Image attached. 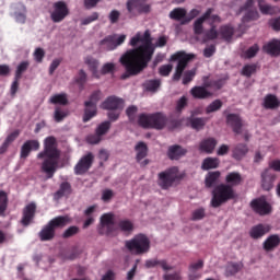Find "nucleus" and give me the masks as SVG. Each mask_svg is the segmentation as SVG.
Returning a JSON list of instances; mask_svg holds the SVG:
<instances>
[{"label":"nucleus","mask_w":280,"mask_h":280,"mask_svg":"<svg viewBox=\"0 0 280 280\" xmlns=\"http://www.w3.org/2000/svg\"><path fill=\"white\" fill-rule=\"evenodd\" d=\"M142 43L139 47L137 45ZM131 47L120 57V63L125 67L126 72L121 74V80H128L130 75H139L143 69H148V65L154 56V45L152 44V35L150 31H145L143 35L137 33L129 42Z\"/></svg>","instance_id":"f257e3e1"},{"label":"nucleus","mask_w":280,"mask_h":280,"mask_svg":"<svg viewBox=\"0 0 280 280\" xmlns=\"http://www.w3.org/2000/svg\"><path fill=\"white\" fill-rule=\"evenodd\" d=\"M60 150L55 137H48L44 141V150L37 154V159L44 160L40 166L47 178H54L60 163Z\"/></svg>","instance_id":"f03ea898"},{"label":"nucleus","mask_w":280,"mask_h":280,"mask_svg":"<svg viewBox=\"0 0 280 280\" xmlns=\"http://www.w3.org/2000/svg\"><path fill=\"white\" fill-rule=\"evenodd\" d=\"M236 198L237 194H235V189L231 185L220 184L212 190L211 207L218 209L229 200H235Z\"/></svg>","instance_id":"7ed1b4c3"},{"label":"nucleus","mask_w":280,"mask_h":280,"mask_svg":"<svg viewBox=\"0 0 280 280\" xmlns=\"http://www.w3.org/2000/svg\"><path fill=\"white\" fill-rule=\"evenodd\" d=\"M138 126L147 129L163 130V128L167 126V116L161 112L140 114L138 117Z\"/></svg>","instance_id":"20e7f679"},{"label":"nucleus","mask_w":280,"mask_h":280,"mask_svg":"<svg viewBox=\"0 0 280 280\" xmlns=\"http://www.w3.org/2000/svg\"><path fill=\"white\" fill-rule=\"evenodd\" d=\"M125 246L132 255H145V253H150V238L145 234H138L126 241Z\"/></svg>","instance_id":"39448f33"},{"label":"nucleus","mask_w":280,"mask_h":280,"mask_svg":"<svg viewBox=\"0 0 280 280\" xmlns=\"http://www.w3.org/2000/svg\"><path fill=\"white\" fill-rule=\"evenodd\" d=\"M196 58L194 54H187L185 51H177L171 56V62H177L175 73L173 74V80L178 82L180 78H183V73H185V69H187V65L191 62Z\"/></svg>","instance_id":"423d86ee"},{"label":"nucleus","mask_w":280,"mask_h":280,"mask_svg":"<svg viewBox=\"0 0 280 280\" xmlns=\"http://www.w3.org/2000/svg\"><path fill=\"white\" fill-rule=\"evenodd\" d=\"M226 124L232 128L234 135H242L244 141H250V133L248 129L244 128V120L238 114H229L226 116Z\"/></svg>","instance_id":"0eeeda50"},{"label":"nucleus","mask_w":280,"mask_h":280,"mask_svg":"<svg viewBox=\"0 0 280 280\" xmlns=\"http://www.w3.org/2000/svg\"><path fill=\"white\" fill-rule=\"evenodd\" d=\"M102 100V91L96 90L94 91L91 96L90 101L84 103L85 109L83 115V122L91 121L95 115H97V102Z\"/></svg>","instance_id":"6e6552de"},{"label":"nucleus","mask_w":280,"mask_h":280,"mask_svg":"<svg viewBox=\"0 0 280 280\" xmlns=\"http://www.w3.org/2000/svg\"><path fill=\"white\" fill-rule=\"evenodd\" d=\"M178 178V168L171 167L158 174V185L161 189H170Z\"/></svg>","instance_id":"1a4fd4ad"},{"label":"nucleus","mask_w":280,"mask_h":280,"mask_svg":"<svg viewBox=\"0 0 280 280\" xmlns=\"http://www.w3.org/2000/svg\"><path fill=\"white\" fill-rule=\"evenodd\" d=\"M130 19L137 16V14H150L152 4L148 3V0H128L126 3Z\"/></svg>","instance_id":"9d476101"},{"label":"nucleus","mask_w":280,"mask_h":280,"mask_svg":"<svg viewBox=\"0 0 280 280\" xmlns=\"http://www.w3.org/2000/svg\"><path fill=\"white\" fill-rule=\"evenodd\" d=\"M98 235H106L107 237L115 233V215L113 213H105L101 217L98 225Z\"/></svg>","instance_id":"9b49d317"},{"label":"nucleus","mask_w":280,"mask_h":280,"mask_svg":"<svg viewBox=\"0 0 280 280\" xmlns=\"http://www.w3.org/2000/svg\"><path fill=\"white\" fill-rule=\"evenodd\" d=\"M69 16V7L65 1H57L52 4V12L50 13V19L52 23H62L65 19Z\"/></svg>","instance_id":"f8f14e48"},{"label":"nucleus","mask_w":280,"mask_h":280,"mask_svg":"<svg viewBox=\"0 0 280 280\" xmlns=\"http://www.w3.org/2000/svg\"><path fill=\"white\" fill-rule=\"evenodd\" d=\"M249 206L258 215H269V213H272V206L266 200V196L253 199Z\"/></svg>","instance_id":"ddd939ff"},{"label":"nucleus","mask_w":280,"mask_h":280,"mask_svg":"<svg viewBox=\"0 0 280 280\" xmlns=\"http://www.w3.org/2000/svg\"><path fill=\"white\" fill-rule=\"evenodd\" d=\"M124 43H126V35H120L119 37L117 35H108L100 42V45L105 51H113Z\"/></svg>","instance_id":"4468645a"},{"label":"nucleus","mask_w":280,"mask_h":280,"mask_svg":"<svg viewBox=\"0 0 280 280\" xmlns=\"http://www.w3.org/2000/svg\"><path fill=\"white\" fill-rule=\"evenodd\" d=\"M93 161H95V156L93 155V153L90 152L83 155L74 166V174H77V176H82L83 174H86L90 167H93Z\"/></svg>","instance_id":"2eb2a0df"},{"label":"nucleus","mask_w":280,"mask_h":280,"mask_svg":"<svg viewBox=\"0 0 280 280\" xmlns=\"http://www.w3.org/2000/svg\"><path fill=\"white\" fill-rule=\"evenodd\" d=\"M240 12H245L243 23H250V21H257V19H259V12L255 9V0H247L245 4L240 8Z\"/></svg>","instance_id":"dca6fc26"},{"label":"nucleus","mask_w":280,"mask_h":280,"mask_svg":"<svg viewBox=\"0 0 280 280\" xmlns=\"http://www.w3.org/2000/svg\"><path fill=\"white\" fill-rule=\"evenodd\" d=\"M261 188L264 191H271L275 187V180H277V174L270 168H266L261 175Z\"/></svg>","instance_id":"f3484780"},{"label":"nucleus","mask_w":280,"mask_h":280,"mask_svg":"<svg viewBox=\"0 0 280 280\" xmlns=\"http://www.w3.org/2000/svg\"><path fill=\"white\" fill-rule=\"evenodd\" d=\"M213 12H214V9L209 8L200 18H198L194 22L192 30L196 36H201V34H205V21H207V19H209V14H213Z\"/></svg>","instance_id":"a211bd4d"},{"label":"nucleus","mask_w":280,"mask_h":280,"mask_svg":"<svg viewBox=\"0 0 280 280\" xmlns=\"http://www.w3.org/2000/svg\"><path fill=\"white\" fill-rule=\"evenodd\" d=\"M34 218H36V203L31 202L23 209L21 219L22 226H30Z\"/></svg>","instance_id":"6ab92c4d"},{"label":"nucleus","mask_w":280,"mask_h":280,"mask_svg":"<svg viewBox=\"0 0 280 280\" xmlns=\"http://www.w3.org/2000/svg\"><path fill=\"white\" fill-rule=\"evenodd\" d=\"M104 110H124V100L117 96H109L102 103Z\"/></svg>","instance_id":"aec40b11"},{"label":"nucleus","mask_w":280,"mask_h":280,"mask_svg":"<svg viewBox=\"0 0 280 280\" xmlns=\"http://www.w3.org/2000/svg\"><path fill=\"white\" fill-rule=\"evenodd\" d=\"M40 150V142L38 140H27L23 143L20 152L21 159H27L30 156L31 152Z\"/></svg>","instance_id":"412c9836"},{"label":"nucleus","mask_w":280,"mask_h":280,"mask_svg":"<svg viewBox=\"0 0 280 280\" xmlns=\"http://www.w3.org/2000/svg\"><path fill=\"white\" fill-rule=\"evenodd\" d=\"M262 51L268 54V56H272L277 58L280 56V39H271L267 44L262 46Z\"/></svg>","instance_id":"4be33fe9"},{"label":"nucleus","mask_w":280,"mask_h":280,"mask_svg":"<svg viewBox=\"0 0 280 280\" xmlns=\"http://www.w3.org/2000/svg\"><path fill=\"white\" fill-rule=\"evenodd\" d=\"M266 233H270V225L260 223L250 229L249 237H252V240H261Z\"/></svg>","instance_id":"5701e85b"},{"label":"nucleus","mask_w":280,"mask_h":280,"mask_svg":"<svg viewBox=\"0 0 280 280\" xmlns=\"http://www.w3.org/2000/svg\"><path fill=\"white\" fill-rule=\"evenodd\" d=\"M279 244H280L279 234H271L262 243V248L266 253H272L275 248L279 247Z\"/></svg>","instance_id":"b1692460"},{"label":"nucleus","mask_w":280,"mask_h":280,"mask_svg":"<svg viewBox=\"0 0 280 280\" xmlns=\"http://www.w3.org/2000/svg\"><path fill=\"white\" fill-rule=\"evenodd\" d=\"M71 222L69 215H58L51 219L47 224L56 232V229H65Z\"/></svg>","instance_id":"393cba45"},{"label":"nucleus","mask_w":280,"mask_h":280,"mask_svg":"<svg viewBox=\"0 0 280 280\" xmlns=\"http://www.w3.org/2000/svg\"><path fill=\"white\" fill-rule=\"evenodd\" d=\"M185 154H187L186 149L178 144L168 147L167 156L171 161H178V159H182Z\"/></svg>","instance_id":"a878e982"},{"label":"nucleus","mask_w":280,"mask_h":280,"mask_svg":"<svg viewBox=\"0 0 280 280\" xmlns=\"http://www.w3.org/2000/svg\"><path fill=\"white\" fill-rule=\"evenodd\" d=\"M244 183V178L240 172H230L225 176V185H230V187H240Z\"/></svg>","instance_id":"bb28decb"},{"label":"nucleus","mask_w":280,"mask_h":280,"mask_svg":"<svg viewBox=\"0 0 280 280\" xmlns=\"http://www.w3.org/2000/svg\"><path fill=\"white\" fill-rule=\"evenodd\" d=\"M190 95L195 100H209V97H211L213 93L209 92L205 85V86H194L190 90Z\"/></svg>","instance_id":"cd10ccee"},{"label":"nucleus","mask_w":280,"mask_h":280,"mask_svg":"<svg viewBox=\"0 0 280 280\" xmlns=\"http://www.w3.org/2000/svg\"><path fill=\"white\" fill-rule=\"evenodd\" d=\"M215 145H218V140H215V138L203 139L199 144V150L206 152V154H213Z\"/></svg>","instance_id":"c85d7f7f"},{"label":"nucleus","mask_w":280,"mask_h":280,"mask_svg":"<svg viewBox=\"0 0 280 280\" xmlns=\"http://www.w3.org/2000/svg\"><path fill=\"white\" fill-rule=\"evenodd\" d=\"M246 154H248V145L245 143H238L232 150V156L235 161H242Z\"/></svg>","instance_id":"c756f323"},{"label":"nucleus","mask_w":280,"mask_h":280,"mask_svg":"<svg viewBox=\"0 0 280 280\" xmlns=\"http://www.w3.org/2000/svg\"><path fill=\"white\" fill-rule=\"evenodd\" d=\"M160 266L165 272L173 270V267L167 264V260H159L156 258L145 260V268H156Z\"/></svg>","instance_id":"7c9ffc66"},{"label":"nucleus","mask_w":280,"mask_h":280,"mask_svg":"<svg viewBox=\"0 0 280 280\" xmlns=\"http://www.w3.org/2000/svg\"><path fill=\"white\" fill-rule=\"evenodd\" d=\"M205 268V261L198 260L195 264H191L189 266V280H198L200 277H202V273H198V270H202Z\"/></svg>","instance_id":"2f4dec72"},{"label":"nucleus","mask_w":280,"mask_h":280,"mask_svg":"<svg viewBox=\"0 0 280 280\" xmlns=\"http://www.w3.org/2000/svg\"><path fill=\"white\" fill-rule=\"evenodd\" d=\"M40 242H51L56 237V231H54L48 223L38 233Z\"/></svg>","instance_id":"473e14b6"},{"label":"nucleus","mask_w":280,"mask_h":280,"mask_svg":"<svg viewBox=\"0 0 280 280\" xmlns=\"http://www.w3.org/2000/svg\"><path fill=\"white\" fill-rule=\"evenodd\" d=\"M220 176H221L220 171L209 172L205 178L206 187L208 189H211V187H214L218 184V180H220Z\"/></svg>","instance_id":"72a5a7b5"},{"label":"nucleus","mask_w":280,"mask_h":280,"mask_svg":"<svg viewBox=\"0 0 280 280\" xmlns=\"http://www.w3.org/2000/svg\"><path fill=\"white\" fill-rule=\"evenodd\" d=\"M168 16L172 21H180L183 23L187 19V9L175 8L170 12Z\"/></svg>","instance_id":"f704fd0d"},{"label":"nucleus","mask_w":280,"mask_h":280,"mask_svg":"<svg viewBox=\"0 0 280 280\" xmlns=\"http://www.w3.org/2000/svg\"><path fill=\"white\" fill-rule=\"evenodd\" d=\"M135 150L137 152L136 161L137 163H141V160L148 156V144H145L143 141H140L136 144Z\"/></svg>","instance_id":"c9c22d12"},{"label":"nucleus","mask_w":280,"mask_h":280,"mask_svg":"<svg viewBox=\"0 0 280 280\" xmlns=\"http://www.w3.org/2000/svg\"><path fill=\"white\" fill-rule=\"evenodd\" d=\"M71 194V184L69 182H63L60 184L59 189L54 194L55 200H60V198H65V196H69Z\"/></svg>","instance_id":"e433bc0d"},{"label":"nucleus","mask_w":280,"mask_h":280,"mask_svg":"<svg viewBox=\"0 0 280 280\" xmlns=\"http://www.w3.org/2000/svg\"><path fill=\"white\" fill-rule=\"evenodd\" d=\"M279 98L275 94H268L265 96L264 107L269 110H275V108H279Z\"/></svg>","instance_id":"4c0bfd02"},{"label":"nucleus","mask_w":280,"mask_h":280,"mask_svg":"<svg viewBox=\"0 0 280 280\" xmlns=\"http://www.w3.org/2000/svg\"><path fill=\"white\" fill-rule=\"evenodd\" d=\"M217 167H220V159L218 158H206L201 164V170L205 172L217 170Z\"/></svg>","instance_id":"58836bf2"},{"label":"nucleus","mask_w":280,"mask_h":280,"mask_svg":"<svg viewBox=\"0 0 280 280\" xmlns=\"http://www.w3.org/2000/svg\"><path fill=\"white\" fill-rule=\"evenodd\" d=\"M233 34H235V28L229 24L222 25L219 28V35L221 38H223V40H231V38H233Z\"/></svg>","instance_id":"ea45409f"},{"label":"nucleus","mask_w":280,"mask_h":280,"mask_svg":"<svg viewBox=\"0 0 280 280\" xmlns=\"http://www.w3.org/2000/svg\"><path fill=\"white\" fill-rule=\"evenodd\" d=\"M207 121H209V118L207 117H195L190 118L189 122L194 130H202L205 126H207Z\"/></svg>","instance_id":"a19ab883"},{"label":"nucleus","mask_w":280,"mask_h":280,"mask_svg":"<svg viewBox=\"0 0 280 280\" xmlns=\"http://www.w3.org/2000/svg\"><path fill=\"white\" fill-rule=\"evenodd\" d=\"M220 36V32H218V26H210L202 37V43H208V40H215Z\"/></svg>","instance_id":"79ce46f5"},{"label":"nucleus","mask_w":280,"mask_h":280,"mask_svg":"<svg viewBox=\"0 0 280 280\" xmlns=\"http://www.w3.org/2000/svg\"><path fill=\"white\" fill-rule=\"evenodd\" d=\"M242 268H244V265L242 262H232L226 266V276L233 277V275H237V272H240Z\"/></svg>","instance_id":"37998d69"},{"label":"nucleus","mask_w":280,"mask_h":280,"mask_svg":"<svg viewBox=\"0 0 280 280\" xmlns=\"http://www.w3.org/2000/svg\"><path fill=\"white\" fill-rule=\"evenodd\" d=\"M67 115H69V113L67 112V109L60 107V106H56L55 107V114H54V119L57 124H60V121H63L65 118H67Z\"/></svg>","instance_id":"c03bdc74"},{"label":"nucleus","mask_w":280,"mask_h":280,"mask_svg":"<svg viewBox=\"0 0 280 280\" xmlns=\"http://www.w3.org/2000/svg\"><path fill=\"white\" fill-rule=\"evenodd\" d=\"M51 104H59L60 106H67L69 104V100L67 98V94H55L50 97Z\"/></svg>","instance_id":"a18cd8bd"},{"label":"nucleus","mask_w":280,"mask_h":280,"mask_svg":"<svg viewBox=\"0 0 280 280\" xmlns=\"http://www.w3.org/2000/svg\"><path fill=\"white\" fill-rule=\"evenodd\" d=\"M118 228L122 233H132L135 231V223L130 220H121L118 223Z\"/></svg>","instance_id":"49530a36"},{"label":"nucleus","mask_w":280,"mask_h":280,"mask_svg":"<svg viewBox=\"0 0 280 280\" xmlns=\"http://www.w3.org/2000/svg\"><path fill=\"white\" fill-rule=\"evenodd\" d=\"M259 54V45L254 44L252 47H249L247 50H245L242 54V58H245L246 60H250V58H255Z\"/></svg>","instance_id":"de8ad7c7"},{"label":"nucleus","mask_w":280,"mask_h":280,"mask_svg":"<svg viewBox=\"0 0 280 280\" xmlns=\"http://www.w3.org/2000/svg\"><path fill=\"white\" fill-rule=\"evenodd\" d=\"M222 106L223 103L219 98H217L206 107V114L211 115V113H218V110H220Z\"/></svg>","instance_id":"09e8293b"},{"label":"nucleus","mask_w":280,"mask_h":280,"mask_svg":"<svg viewBox=\"0 0 280 280\" xmlns=\"http://www.w3.org/2000/svg\"><path fill=\"white\" fill-rule=\"evenodd\" d=\"M241 73L245 78H252L254 73H257V63L245 65Z\"/></svg>","instance_id":"8fccbe9b"},{"label":"nucleus","mask_w":280,"mask_h":280,"mask_svg":"<svg viewBox=\"0 0 280 280\" xmlns=\"http://www.w3.org/2000/svg\"><path fill=\"white\" fill-rule=\"evenodd\" d=\"M7 209H8V192L4 190H0V215H3Z\"/></svg>","instance_id":"3c124183"},{"label":"nucleus","mask_w":280,"mask_h":280,"mask_svg":"<svg viewBox=\"0 0 280 280\" xmlns=\"http://www.w3.org/2000/svg\"><path fill=\"white\" fill-rule=\"evenodd\" d=\"M28 68H30V61H22L16 68L15 79L21 80V78L23 77V73H25V71H27Z\"/></svg>","instance_id":"603ef678"},{"label":"nucleus","mask_w":280,"mask_h":280,"mask_svg":"<svg viewBox=\"0 0 280 280\" xmlns=\"http://www.w3.org/2000/svg\"><path fill=\"white\" fill-rule=\"evenodd\" d=\"M78 233H80V228L78 225H71L62 233V237L63 240H69V237H73Z\"/></svg>","instance_id":"864d4df0"},{"label":"nucleus","mask_w":280,"mask_h":280,"mask_svg":"<svg viewBox=\"0 0 280 280\" xmlns=\"http://www.w3.org/2000/svg\"><path fill=\"white\" fill-rule=\"evenodd\" d=\"M205 86L207 89H213L214 91H220V89L224 86V80L219 79V80L208 81L205 83Z\"/></svg>","instance_id":"5fc2aeb1"},{"label":"nucleus","mask_w":280,"mask_h":280,"mask_svg":"<svg viewBox=\"0 0 280 280\" xmlns=\"http://www.w3.org/2000/svg\"><path fill=\"white\" fill-rule=\"evenodd\" d=\"M200 15V10L192 9L189 11V13H186V19L180 22V25H187L188 23H191L196 16Z\"/></svg>","instance_id":"6e6d98bb"},{"label":"nucleus","mask_w":280,"mask_h":280,"mask_svg":"<svg viewBox=\"0 0 280 280\" xmlns=\"http://www.w3.org/2000/svg\"><path fill=\"white\" fill-rule=\"evenodd\" d=\"M206 21H208L210 27H218L222 23V18L218 14L210 13Z\"/></svg>","instance_id":"4d7b16f0"},{"label":"nucleus","mask_w":280,"mask_h":280,"mask_svg":"<svg viewBox=\"0 0 280 280\" xmlns=\"http://www.w3.org/2000/svg\"><path fill=\"white\" fill-rule=\"evenodd\" d=\"M110 130V121H104L96 128L95 132L100 137H104Z\"/></svg>","instance_id":"13d9d810"},{"label":"nucleus","mask_w":280,"mask_h":280,"mask_svg":"<svg viewBox=\"0 0 280 280\" xmlns=\"http://www.w3.org/2000/svg\"><path fill=\"white\" fill-rule=\"evenodd\" d=\"M84 62L91 71H97V67H100V61L92 56L85 57Z\"/></svg>","instance_id":"bf43d9fd"},{"label":"nucleus","mask_w":280,"mask_h":280,"mask_svg":"<svg viewBox=\"0 0 280 280\" xmlns=\"http://www.w3.org/2000/svg\"><path fill=\"white\" fill-rule=\"evenodd\" d=\"M137 113H139V107L136 105H131L126 109V115L129 121H135L137 119Z\"/></svg>","instance_id":"052dcab7"},{"label":"nucleus","mask_w":280,"mask_h":280,"mask_svg":"<svg viewBox=\"0 0 280 280\" xmlns=\"http://www.w3.org/2000/svg\"><path fill=\"white\" fill-rule=\"evenodd\" d=\"M258 8L261 14H275V12H277V7H272L270 4H262L261 2H259Z\"/></svg>","instance_id":"680f3d73"},{"label":"nucleus","mask_w":280,"mask_h":280,"mask_svg":"<svg viewBox=\"0 0 280 280\" xmlns=\"http://www.w3.org/2000/svg\"><path fill=\"white\" fill-rule=\"evenodd\" d=\"M194 78H196V69L185 71L183 77V84H189V82L194 81Z\"/></svg>","instance_id":"e2e57ef3"},{"label":"nucleus","mask_w":280,"mask_h":280,"mask_svg":"<svg viewBox=\"0 0 280 280\" xmlns=\"http://www.w3.org/2000/svg\"><path fill=\"white\" fill-rule=\"evenodd\" d=\"M97 19H100V13L93 12L90 16L81 20V25H91V23H94Z\"/></svg>","instance_id":"0e129e2a"},{"label":"nucleus","mask_w":280,"mask_h":280,"mask_svg":"<svg viewBox=\"0 0 280 280\" xmlns=\"http://www.w3.org/2000/svg\"><path fill=\"white\" fill-rule=\"evenodd\" d=\"M172 69H174V66H172L170 63L168 65H163L159 68V73L163 78H167V75H170V73H172Z\"/></svg>","instance_id":"69168bd1"},{"label":"nucleus","mask_w":280,"mask_h":280,"mask_svg":"<svg viewBox=\"0 0 280 280\" xmlns=\"http://www.w3.org/2000/svg\"><path fill=\"white\" fill-rule=\"evenodd\" d=\"M75 82L79 84L80 89H84V84H86V72H84V70L79 71Z\"/></svg>","instance_id":"338daca9"},{"label":"nucleus","mask_w":280,"mask_h":280,"mask_svg":"<svg viewBox=\"0 0 280 280\" xmlns=\"http://www.w3.org/2000/svg\"><path fill=\"white\" fill-rule=\"evenodd\" d=\"M206 215V212H205V208H199L195 211H192V217H191V220L194 222L198 221V220H202Z\"/></svg>","instance_id":"774afa93"}]
</instances>
